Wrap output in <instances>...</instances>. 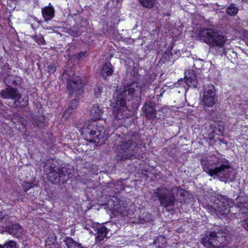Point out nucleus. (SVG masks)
<instances>
[{
	"mask_svg": "<svg viewBox=\"0 0 248 248\" xmlns=\"http://www.w3.org/2000/svg\"><path fill=\"white\" fill-rule=\"evenodd\" d=\"M74 171L73 167L69 164H67L64 167H63V178L67 180L70 178L72 176Z\"/></svg>",
	"mask_w": 248,
	"mask_h": 248,
	"instance_id": "nucleus-20",
	"label": "nucleus"
},
{
	"mask_svg": "<svg viewBox=\"0 0 248 248\" xmlns=\"http://www.w3.org/2000/svg\"><path fill=\"white\" fill-rule=\"evenodd\" d=\"M42 13L45 20H48L53 17L54 15V10L52 7H46L42 9Z\"/></svg>",
	"mask_w": 248,
	"mask_h": 248,
	"instance_id": "nucleus-18",
	"label": "nucleus"
},
{
	"mask_svg": "<svg viewBox=\"0 0 248 248\" xmlns=\"http://www.w3.org/2000/svg\"><path fill=\"white\" fill-rule=\"evenodd\" d=\"M227 13L230 16H234L238 12V8L234 4H231L227 9Z\"/></svg>",
	"mask_w": 248,
	"mask_h": 248,
	"instance_id": "nucleus-27",
	"label": "nucleus"
},
{
	"mask_svg": "<svg viewBox=\"0 0 248 248\" xmlns=\"http://www.w3.org/2000/svg\"><path fill=\"white\" fill-rule=\"evenodd\" d=\"M115 145L116 146V154L117 156L121 159H129L134 156L138 144L134 140L133 137L130 135L116 136L115 137Z\"/></svg>",
	"mask_w": 248,
	"mask_h": 248,
	"instance_id": "nucleus-6",
	"label": "nucleus"
},
{
	"mask_svg": "<svg viewBox=\"0 0 248 248\" xmlns=\"http://www.w3.org/2000/svg\"><path fill=\"white\" fill-rule=\"evenodd\" d=\"M21 232V228L19 224L12 226V229L10 230V233L15 235L16 237L20 236Z\"/></svg>",
	"mask_w": 248,
	"mask_h": 248,
	"instance_id": "nucleus-23",
	"label": "nucleus"
},
{
	"mask_svg": "<svg viewBox=\"0 0 248 248\" xmlns=\"http://www.w3.org/2000/svg\"><path fill=\"white\" fill-rule=\"evenodd\" d=\"M50 179L53 183L57 184L60 182L61 176L59 174L56 173L53 176H50Z\"/></svg>",
	"mask_w": 248,
	"mask_h": 248,
	"instance_id": "nucleus-33",
	"label": "nucleus"
},
{
	"mask_svg": "<svg viewBox=\"0 0 248 248\" xmlns=\"http://www.w3.org/2000/svg\"><path fill=\"white\" fill-rule=\"evenodd\" d=\"M108 232V230L104 226H102L98 228L97 230V235L96 239L98 241H101L106 237Z\"/></svg>",
	"mask_w": 248,
	"mask_h": 248,
	"instance_id": "nucleus-17",
	"label": "nucleus"
},
{
	"mask_svg": "<svg viewBox=\"0 0 248 248\" xmlns=\"http://www.w3.org/2000/svg\"><path fill=\"white\" fill-rule=\"evenodd\" d=\"M199 37L207 44L210 49L216 55L224 54L227 56L229 51L232 53L233 57L236 56V54L232 51H227L225 45L229 44V40L226 36L218 30L211 29H201L198 33Z\"/></svg>",
	"mask_w": 248,
	"mask_h": 248,
	"instance_id": "nucleus-3",
	"label": "nucleus"
},
{
	"mask_svg": "<svg viewBox=\"0 0 248 248\" xmlns=\"http://www.w3.org/2000/svg\"><path fill=\"white\" fill-rule=\"evenodd\" d=\"M202 244L207 248H222L228 243L226 234L222 232H208L201 238Z\"/></svg>",
	"mask_w": 248,
	"mask_h": 248,
	"instance_id": "nucleus-7",
	"label": "nucleus"
},
{
	"mask_svg": "<svg viewBox=\"0 0 248 248\" xmlns=\"http://www.w3.org/2000/svg\"><path fill=\"white\" fill-rule=\"evenodd\" d=\"M191 73H192V72H191ZM189 74H190V75H191L192 74H190V72H189Z\"/></svg>",
	"mask_w": 248,
	"mask_h": 248,
	"instance_id": "nucleus-44",
	"label": "nucleus"
},
{
	"mask_svg": "<svg viewBox=\"0 0 248 248\" xmlns=\"http://www.w3.org/2000/svg\"><path fill=\"white\" fill-rule=\"evenodd\" d=\"M8 219V215L2 212H0V220H6Z\"/></svg>",
	"mask_w": 248,
	"mask_h": 248,
	"instance_id": "nucleus-35",
	"label": "nucleus"
},
{
	"mask_svg": "<svg viewBox=\"0 0 248 248\" xmlns=\"http://www.w3.org/2000/svg\"><path fill=\"white\" fill-rule=\"evenodd\" d=\"M78 100L76 98L72 100L69 104L68 108L65 110L64 114H63V117L65 116V118H67V116H66V114L72 113V110L77 108L78 104Z\"/></svg>",
	"mask_w": 248,
	"mask_h": 248,
	"instance_id": "nucleus-22",
	"label": "nucleus"
},
{
	"mask_svg": "<svg viewBox=\"0 0 248 248\" xmlns=\"http://www.w3.org/2000/svg\"><path fill=\"white\" fill-rule=\"evenodd\" d=\"M139 2L143 7L151 8L154 6L155 0H139Z\"/></svg>",
	"mask_w": 248,
	"mask_h": 248,
	"instance_id": "nucleus-24",
	"label": "nucleus"
},
{
	"mask_svg": "<svg viewBox=\"0 0 248 248\" xmlns=\"http://www.w3.org/2000/svg\"><path fill=\"white\" fill-rule=\"evenodd\" d=\"M202 168L209 176L218 178L227 183L235 179L234 171L228 160L221 155L203 156L201 159Z\"/></svg>",
	"mask_w": 248,
	"mask_h": 248,
	"instance_id": "nucleus-2",
	"label": "nucleus"
},
{
	"mask_svg": "<svg viewBox=\"0 0 248 248\" xmlns=\"http://www.w3.org/2000/svg\"><path fill=\"white\" fill-rule=\"evenodd\" d=\"M66 74H68L67 72H64V73H63L62 75L63 76L65 75Z\"/></svg>",
	"mask_w": 248,
	"mask_h": 248,
	"instance_id": "nucleus-40",
	"label": "nucleus"
},
{
	"mask_svg": "<svg viewBox=\"0 0 248 248\" xmlns=\"http://www.w3.org/2000/svg\"><path fill=\"white\" fill-rule=\"evenodd\" d=\"M153 220V217L149 213H143L139 217V222L141 224L146 222H151Z\"/></svg>",
	"mask_w": 248,
	"mask_h": 248,
	"instance_id": "nucleus-21",
	"label": "nucleus"
},
{
	"mask_svg": "<svg viewBox=\"0 0 248 248\" xmlns=\"http://www.w3.org/2000/svg\"><path fill=\"white\" fill-rule=\"evenodd\" d=\"M185 191L178 187H173L171 190L165 187L161 186L155 189L153 193V198H157L160 205L168 211H170L174 208V203L178 194L185 196Z\"/></svg>",
	"mask_w": 248,
	"mask_h": 248,
	"instance_id": "nucleus-5",
	"label": "nucleus"
},
{
	"mask_svg": "<svg viewBox=\"0 0 248 248\" xmlns=\"http://www.w3.org/2000/svg\"><path fill=\"white\" fill-rule=\"evenodd\" d=\"M0 95L4 99H12L15 100H18L21 98V94L13 87L2 90L0 93Z\"/></svg>",
	"mask_w": 248,
	"mask_h": 248,
	"instance_id": "nucleus-12",
	"label": "nucleus"
},
{
	"mask_svg": "<svg viewBox=\"0 0 248 248\" xmlns=\"http://www.w3.org/2000/svg\"><path fill=\"white\" fill-rule=\"evenodd\" d=\"M86 54V52L85 51L80 52L76 55V58L78 60H81L85 56Z\"/></svg>",
	"mask_w": 248,
	"mask_h": 248,
	"instance_id": "nucleus-34",
	"label": "nucleus"
},
{
	"mask_svg": "<svg viewBox=\"0 0 248 248\" xmlns=\"http://www.w3.org/2000/svg\"><path fill=\"white\" fill-rule=\"evenodd\" d=\"M47 71L49 73H54L56 71V67L52 65L47 66Z\"/></svg>",
	"mask_w": 248,
	"mask_h": 248,
	"instance_id": "nucleus-36",
	"label": "nucleus"
},
{
	"mask_svg": "<svg viewBox=\"0 0 248 248\" xmlns=\"http://www.w3.org/2000/svg\"><path fill=\"white\" fill-rule=\"evenodd\" d=\"M192 73L191 75L187 76V75L185 76V78L182 79L181 78L178 80V82L179 84H182V83H186V84L188 87H193L194 88H197L198 87L199 83V81L198 79L196 78V75L194 74V72H192Z\"/></svg>",
	"mask_w": 248,
	"mask_h": 248,
	"instance_id": "nucleus-13",
	"label": "nucleus"
},
{
	"mask_svg": "<svg viewBox=\"0 0 248 248\" xmlns=\"http://www.w3.org/2000/svg\"><path fill=\"white\" fill-rule=\"evenodd\" d=\"M242 225H243L245 229L248 231V218L245 219L242 222Z\"/></svg>",
	"mask_w": 248,
	"mask_h": 248,
	"instance_id": "nucleus-37",
	"label": "nucleus"
},
{
	"mask_svg": "<svg viewBox=\"0 0 248 248\" xmlns=\"http://www.w3.org/2000/svg\"><path fill=\"white\" fill-rule=\"evenodd\" d=\"M127 202V200L120 202L116 197H113V199L108 201V205L122 216L131 215L134 213V206L130 205V202Z\"/></svg>",
	"mask_w": 248,
	"mask_h": 248,
	"instance_id": "nucleus-8",
	"label": "nucleus"
},
{
	"mask_svg": "<svg viewBox=\"0 0 248 248\" xmlns=\"http://www.w3.org/2000/svg\"><path fill=\"white\" fill-rule=\"evenodd\" d=\"M49 239H48L46 241V242L47 243H48V245H50V243H49Z\"/></svg>",
	"mask_w": 248,
	"mask_h": 248,
	"instance_id": "nucleus-41",
	"label": "nucleus"
},
{
	"mask_svg": "<svg viewBox=\"0 0 248 248\" xmlns=\"http://www.w3.org/2000/svg\"><path fill=\"white\" fill-rule=\"evenodd\" d=\"M203 90L202 101L204 106L208 107H212L217 101L214 86L213 84L203 86Z\"/></svg>",
	"mask_w": 248,
	"mask_h": 248,
	"instance_id": "nucleus-10",
	"label": "nucleus"
},
{
	"mask_svg": "<svg viewBox=\"0 0 248 248\" xmlns=\"http://www.w3.org/2000/svg\"><path fill=\"white\" fill-rule=\"evenodd\" d=\"M246 0V1H248V0Z\"/></svg>",
	"mask_w": 248,
	"mask_h": 248,
	"instance_id": "nucleus-45",
	"label": "nucleus"
},
{
	"mask_svg": "<svg viewBox=\"0 0 248 248\" xmlns=\"http://www.w3.org/2000/svg\"><path fill=\"white\" fill-rule=\"evenodd\" d=\"M38 183H30L27 182H24L22 184V187L24 192H27L30 189L37 186Z\"/></svg>",
	"mask_w": 248,
	"mask_h": 248,
	"instance_id": "nucleus-25",
	"label": "nucleus"
},
{
	"mask_svg": "<svg viewBox=\"0 0 248 248\" xmlns=\"http://www.w3.org/2000/svg\"><path fill=\"white\" fill-rule=\"evenodd\" d=\"M55 239L54 238V239H53V240L51 241H50V242H51L52 243H54L55 242Z\"/></svg>",
	"mask_w": 248,
	"mask_h": 248,
	"instance_id": "nucleus-39",
	"label": "nucleus"
},
{
	"mask_svg": "<svg viewBox=\"0 0 248 248\" xmlns=\"http://www.w3.org/2000/svg\"><path fill=\"white\" fill-rule=\"evenodd\" d=\"M83 31L78 30L76 27H73L69 30V33L74 37L79 36Z\"/></svg>",
	"mask_w": 248,
	"mask_h": 248,
	"instance_id": "nucleus-32",
	"label": "nucleus"
},
{
	"mask_svg": "<svg viewBox=\"0 0 248 248\" xmlns=\"http://www.w3.org/2000/svg\"><path fill=\"white\" fill-rule=\"evenodd\" d=\"M89 111L94 121L88 122L81 128L80 132L87 141L98 143L100 140L104 138L105 130L104 127L98 124L95 120L101 118L103 110L98 105L95 104L90 107Z\"/></svg>",
	"mask_w": 248,
	"mask_h": 248,
	"instance_id": "nucleus-4",
	"label": "nucleus"
},
{
	"mask_svg": "<svg viewBox=\"0 0 248 248\" xmlns=\"http://www.w3.org/2000/svg\"><path fill=\"white\" fill-rule=\"evenodd\" d=\"M63 242L65 245L64 248H86L82 247L81 244H78L76 241L70 237H66L63 240Z\"/></svg>",
	"mask_w": 248,
	"mask_h": 248,
	"instance_id": "nucleus-15",
	"label": "nucleus"
},
{
	"mask_svg": "<svg viewBox=\"0 0 248 248\" xmlns=\"http://www.w3.org/2000/svg\"><path fill=\"white\" fill-rule=\"evenodd\" d=\"M112 66L110 62H108L106 63L103 66L100 71V74L103 77H106L110 76L113 73Z\"/></svg>",
	"mask_w": 248,
	"mask_h": 248,
	"instance_id": "nucleus-16",
	"label": "nucleus"
},
{
	"mask_svg": "<svg viewBox=\"0 0 248 248\" xmlns=\"http://www.w3.org/2000/svg\"><path fill=\"white\" fill-rule=\"evenodd\" d=\"M67 29H63V31H66L65 30H66Z\"/></svg>",
	"mask_w": 248,
	"mask_h": 248,
	"instance_id": "nucleus-42",
	"label": "nucleus"
},
{
	"mask_svg": "<svg viewBox=\"0 0 248 248\" xmlns=\"http://www.w3.org/2000/svg\"><path fill=\"white\" fill-rule=\"evenodd\" d=\"M35 41L39 44L43 45L45 43L44 38L42 34L35 35L31 36Z\"/></svg>",
	"mask_w": 248,
	"mask_h": 248,
	"instance_id": "nucleus-29",
	"label": "nucleus"
},
{
	"mask_svg": "<svg viewBox=\"0 0 248 248\" xmlns=\"http://www.w3.org/2000/svg\"><path fill=\"white\" fill-rule=\"evenodd\" d=\"M103 87L100 85H97L94 89V95L96 98H99L101 96V94L103 93Z\"/></svg>",
	"mask_w": 248,
	"mask_h": 248,
	"instance_id": "nucleus-31",
	"label": "nucleus"
},
{
	"mask_svg": "<svg viewBox=\"0 0 248 248\" xmlns=\"http://www.w3.org/2000/svg\"><path fill=\"white\" fill-rule=\"evenodd\" d=\"M240 211L242 214L248 215V209L245 207H242L240 209Z\"/></svg>",
	"mask_w": 248,
	"mask_h": 248,
	"instance_id": "nucleus-38",
	"label": "nucleus"
},
{
	"mask_svg": "<svg viewBox=\"0 0 248 248\" xmlns=\"http://www.w3.org/2000/svg\"><path fill=\"white\" fill-rule=\"evenodd\" d=\"M0 248H2L1 245H0Z\"/></svg>",
	"mask_w": 248,
	"mask_h": 248,
	"instance_id": "nucleus-43",
	"label": "nucleus"
},
{
	"mask_svg": "<svg viewBox=\"0 0 248 248\" xmlns=\"http://www.w3.org/2000/svg\"><path fill=\"white\" fill-rule=\"evenodd\" d=\"M19 78L12 75H9L4 79V82L8 87H12L18 84Z\"/></svg>",
	"mask_w": 248,
	"mask_h": 248,
	"instance_id": "nucleus-19",
	"label": "nucleus"
},
{
	"mask_svg": "<svg viewBox=\"0 0 248 248\" xmlns=\"http://www.w3.org/2000/svg\"><path fill=\"white\" fill-rule=\"evenodd\" d=\"M215 207V212H218L222 215H227L230 211V208L232 206V200L227 196L221 194H217Z\"/></svg>",
	"mask_w": 248,
	"mask_h": 248,
	"instance_id": "nucleus-9",
	"label": "nucleus"
},
{
	"mask_svg": "<svg viewBox=\"0 0 248 248\" xmlns=\"http://www.w3.org/2000/svg\"><path fill=\"white\" fill-rule=\"evenodd\" d=\"M2 248H16V244L12 240L8 241L3 246L2 245Z\"/></svg>",
	"mask_w": 248,
	"mask_h": 248,
	"instance_id": "nucleus-30",
	"label": "nucleus"
},
{
	"mask_svg": "<svg viewBox=\"0 0 248 248\" xmlns=\"http://www.w3.org/2000/svg\"><path fill=\"white\" fill-rule=\"evenodd\" d=\"M143 111L149 118H154L156 116L155 108L151 102H146L143 107Z\"/></svg>",
	"mask_w": 248,
	"mask_h": 248,
	"instance_id": "nucleus-14",
	"label": "nucleus"
},
{
	"mask_svg": "<svg viewBox=\"0 0 248 248\" xmlns=\"http://www.w3.org/2000/svg\"><path fill=\"white\" fill-rule=\"evenodd\" d=\"M172 55V53L170 51H166L163 55L161 61L163 63H165L170 61V58H171Z\"/></svg>",
	"mask_w": 248,
	"mask_h": 248,
	"instance_id": "nucleus-28",
	"label": "nucleus"
},
{
	"mask_svg": "<svg viewBox=\"0 0 248 248\" xmlns=\"http://www.w3.org/2000/svg\"><path fill=\"white\" fill-rule=\"evenodd\" d=\"M145 88V85L140 86L138 82H134L126 84L119 92H116L110 103L113 116L120 120L131 116V112L125 105L126 101L133 98L137 101H140L141 97L139 94L142 93Z\"/></svg>",
	"mask_w": 248,
	"mask_h": 248,
	"instance_id": "nucleus-1",
	"label": "nucleus"
},
{
	"mask_svg": "<svg viewBox=\"0 0 248 248\" xmlns=\"http://www.w3.org/2000/svg\"><path fill=\"white\" fill-rule=\"evenodd\" d=\"M155 243L158 248H164L166 246V240L165 237L160 236L155 241Z\"/></svg>",
	"mask_w": 248,
	"mask_h": 248,
	"instance_id": "nucleus-26",
	"label": "nucleus"
},
{
	"mask_svg": "<svg viewBox=\"0 0 248 248\" xmlns=\"http://www.w3.org/2000/svg\"><path fill=\"white\" fill-rule=\"evenodd\" d=\"M74 74H72V76ZM69 78H68L69 80L67 84V89L69 91V93L71 95H80L82 93V84L80 79H77L76 80H73V77H71V75H69Z\"/></svg>",
	"mask_w": 248,
	"mask_h": 248,
	"instance_id": "nucleus-11",
	"label": "nucleus"
}]
</instances>
